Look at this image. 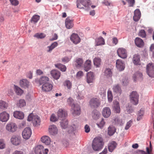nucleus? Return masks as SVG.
I'll return each instance as SVG.
<instances>
[{
  "label": "nucleus",
  "mask_w": 154,
  "mask_h": 154,
  "mask_svg": "<svg viewBox=\"0 0 154 154\" xmlns=\"http://www.w3.org/2000/svg\"><path fill=\"white\" fill-rule=\"evenodd\" d=\"M58 45V44L57 42H55L53 43L50 46H48V50L47 51L48 52H50L51 51L57 47Z\"/></svg>",
  "instance_id": "nucleus-45"
},
{
  "label": "nucleus",
  "mask_w": 154,
  "mask_h": 154,
  "mask_svg": "<svg viewBox=\"0 0 154 154\" xmlns=\"http://www.w3.org/2000/svg\"><path fill=\"white\" fill-rule=\"evenodd\" d=\"M103 143V139L100 137H96L93 140L92 146L93 149L95 151H99L102 149Z\"/></svg>",
  "instance_id": "nucleus-1"
},
{
  "label": "nucleus",
  "mask_w": 154,
  "mask_h": 154,
  "mask_svg": "<svg viewBox=\"0 0 154 154\" xmlns=\"http://www.w3.org/2000/svg\"><path fill=\"white\" fill-rule=\"evenodd\" d=\"M83 75V73L82 71H80L78 72L76 74V77L78 79L81 78Z\"/></svg>",
  "instance_id": "nucleus-59"
},
{
  "label": "nucleus",
  "mask_w": 154,
  "mask_h": 154,
  "mask_svg": "<svg viewBox=\"0 0 154 154\" xmlns=\"http://www.w3.org/2000/svg\"><path fill=\"white\" fill-rule=\"evenodd\" d=\"M91 60H88L86 61L84 65V70L85 71L87 72L90 70L91 67Z\"/></svg>",
  "instance_id": "nucleus-35"
},
{
  "label": "nucleus",
  "mask_w": 154,
  "mask_h": 154,
  "mask_svg": "<svg viewBox=\"0 0 154 154\" xmlns=\"http://www.w3.org/2000/svg\"><path fill=\"white\" fill-rule=\"evenodd\" d=\"M27 120L32 121L34 126L38 127L40 125L41 123V119L40 117L37 115H34L31 113L28 116Z\"/></svg>",
  "instance_id": "nucleus-2"
},
{
  "label": "nucleus",
  "mask_w": 154,
  "mask_h": 154,
  "mask_svg": "<svg viewBox=\"0 0 154 154\" xmlns=\"http://www.w3.org/2000/svg\"><path fill=\"white\" fill-rule=\"evenodd\" d=\"M116 124L117 125H121L122 123V120L120 119H119L118 118H115V119L114 120Z\"/></svg>",
  "instance_id": "nucleus-62"
},
{
  "label": "nucleus",
  "mask_w": 154,
  "mask_h": 154,
  "mask_svg": "<svg viewBox=\"0 0 154 154\" xmlns=\"http://www.w3.org/2000/svg\"><path fill=\"white\" fill-rule=\"evenodd\" d=\"M72 110L73 115L74 116H78L80 113V108L79 106L77 105H72Z\"/></svg>",
  "instance_id": "nucleus-12"
},
{
  "label": "nucleus",
  "mask_w": 154,
  "mask_h": 154,
  "mask_svg": "<svg viewBox=\"0 0 154 154\" xmlns=\"http://www.w3.org/2000/svg\"><path fill=\"white\" fill-rule=\"evenodd\" d=\"M142 76L143 75L142 73L140 72H136L134 75V80H135V79L136 78H141L142 77Z\"/></svg>",
  "instance_id": "nucleus-56"
},
{
  "label": "nucleus",
  "mask_w": 154,
  "mask_h": 154,
  "mask_svg": "<svg viewBox=\"0 0 154 154\" xmlns=\"http://www.w3.org/2000/svg\"><path fill=\"white\" fill-rule=\"evenodd\" d=\"M105 75L107 77H111L112 73L111 69L109 68H106L104 72Z\"/></svg>",
  "instance_id": "nucleus-42"
},
{
  "label": "nucleus",
  "mask_w": 154,
  "mask_h": 154,
  "mask_svg": "<svg viewBox=\"0 0 154 154\" xmlns=\"http://www.w3.org/2000/svg\"><path fill=\"white\" fill-rule=\"evenodd\" d=\"M42 142L46 145H48L51 143V139L50 137L46 135L42 136L41 139Z\"/></svg>",
  "instance_id": "nucleus-31"
},
{
  "label": "nucleus",
  "mask_w": 154,
  "mask_h": 154,
  "mask_svg": "<svg viewBox=\"0 0 154 154\" xmlns=\"http://www.w3.org/2000/svg\"><path fill=\"white\" fill-rule=\"evenodd\" d=\"M129 5V6L130 7H133L135 4L134 0H126Z\"/></svg>",
  "instance_id": "nucleus-54"
},
{
  "label": "nucleus",
  "mask_w": 154,
  "mask_h": 154,
  "mask_svg": "<svg viewBox=\"0 0 154 154\" xmlns=\"http://www.w3.org/2000/svg\"><path fill=\"white\" fill-rule=\"evenodd\" d=\"M130 100L134 105H136L138 103L139 95L136 91H133L130 95Z\"/></svg>",
  "instance_id": "nucleus-3"
},
{
  "label": "nucleus",
  "mask_w": 154,
  "mask_h": 154,
  "mask_svg": "<svg viewBox=\"0 0 154 154\" xmlns=\"http://www.w3.org/2000/svg\"><path fill=\"white\" fill-rule=\"evenodd\" d=\"M76 126L75 125H73L72 126H71L69 128V129L68 131V132L69 133H71L72 132L76 130Z\"/></svg>",
  "instance_id": "nucleus-58"
},
{
  "label": "nucleus",
  "mask_w": 154,
  "mask_h": 154,
  "mask_svg": "<svg viewBox=\"0 0 154 154\" xmlns=\"http://www.w3.org/2000/svg\"><path fill=\"white\" fill-rule=\"evenodd\" d=\"M70 58H69L67 57H65L62 58V61L64 63H65L69 62L70 60Z\"/></svg>",
  "instance_id": "nucleus-55"
},
{
  "label": "nucleus",
  "mask_w": 154,
  "mask_h": 154,
  "mask_svg": "<svg viewBox=\"0 0 154 154\" xmlns=\"http://www.w3.org/2000/svg\"><path fill=\"white\" fill-rule=\"evenodd\" d=\"M81 4L85 6V8H89L91 5V2L90 0H82L80 3L77 4V7L80 9L83 8V7L81 6Z\"/></svg>",
  "instance_id": "nucleus-10"
},
{
  "label": "nucleus",
  "mask_w": 154,
  "mask_h": 154,
  "mask_svg": "<svg viewBox=\"0 0 154 154\" xmlns=\"http://www.w3.org/2000/svg\"><path fill=\"white\" fill-rule=\"evenodd\" d=\"M26 102L23 99H20L17 104V106L20 108H22L26 105Z\"/></svg>",
  "instance_id": "nucleus-39"
},
{
  "label": "nucleus",
  "mask_w": 154,
  "mask_h": 154,
  "mask_svg": "<svg viewBox=\"0 0 154 154\" xmlns=\"http://www.w3.org/2000/svg\"><path fill=\"white\" fill-rule=\"evenodd\" d=\"M133 110L131 106L126 107V111L128 113H131L132 112Z\"/></svg>",
  "instance_id": "nucleus-63"
},
{
  "label": "nucleus",
  "mask_w": 154,
  "mask_h": 154,
  "mask_svg": "<svg viewBox=\"0 0 154 154\" xmlns=\"http://www.w3.org/2000/svg\"><path fill=\"white\" fill-rule=\"evenodd\" d=\"M71 41L74 44L76 45L81 41V39L77 34L72 33L70 37Z\"/></svg>",
  "instance_id": "nucleus-11"
},
{
  "label": "nucleus",
  "mask_w": 154,
  "mask_h": 154,
  "mask_svg": "<svg viewBox=\"0 0 154 154\" xmlns=\"http://www.w3.org/2000/svg\"><path fill=\"white\" fill-rule=\"evenodd\" d=\"M116 129L114 127L111 126H109L108 128V134L109 136L112 135L115 133Z\"/></svg>",
  "instance_id": "nucleus-37"
},
{
  "label": "nucleus",
  "mask_w": 154,
  "mask_h": 154,
  "mask_svg": "<svg viewBox=\"0 0 154 154\" xmlns=\"http://www.w3.org/2000/svg\"><path fill=\"white\" fill-rule=\"evenodd\" d=\"M34 36L37 38L42 39L45 37L46 35L43 33H36L34 35Z\"/></svg>",
  "instance_id": "nucleus-47"
},
{
  "label": "nucleus",
  "mask_w": 154,
  "mask_h": 154,
  "mask_svg": "<svg viewBox=\"0 0 154 154\" xmlns=\"http://www.w3.org/2000/svg\"><path fill=\"white\" fill-rule=\"evenodd\" d=\"M113 110L115 113H119L120 111L119 103L117 101L114 102L113 106Z\"/></svg>",
  "instance_id": "nucleus-25"
},
{
  "label": "nucleus",
  "mask_w": 154,
  "mask_h": 154,
  "mask_svg": "<svg viewBox=\"0 0 154 154\" xmlns=\"http://www.w3.org/2000/svg\"><path fill=\"white\" fill-rule=\"evenodd\" d=\"M49 131L51 134L55 135L57 133L58 129L56 126L51 125L49 127Z\"/></svg>",
  "instance_id": "nucleus-19"
},
{
  "label": "nucleus",
  "mask_w": 154,
  "mask_h": 154,
  "mask_svg": "<svg viewBox=\"0 0 154 154\" xmlns=\"http://www.w3.org/2000/svg\"><path fill=\"white\" fill-rule=\"evenodd\" d=\"M107 97L108 101L109 102H111L112 100L113 96L111 91L109 90L107 92Z\"/></svg>",
  "instance_id": "nucleus-49"
},
{
  "label": "nucleus",
  "mask_w": 154,
  "mask_h": 154,
  "mask_svg": "<svg viewBox=\"0 0 154 154\" xmlns=\"http://www.w3.org/2000/svg\"><path fill=\"white\" fill-rule=\"evenodd\" d=\"M132 122V121L130 120L127 122L125 127V130H128L129 128L131 125Z\"/></svg>",
  "instance_id": "nucleus-61"
},
{
  "label": "nucleus",
  "mask_w": 154,
  "mask_h": 154,
  "mask_svg": "<svg viewBox=\"0 0 154 154\" xmlns=\"http://www.w3.org/2000/svg\"><path fill=\"white\" fill-rule=\"evenodd\" d=\"M49 78L46 76H42L39 79H35V81L37 83L41 85L42 84H44L46 83H48V82L49 81Z\"/></svg>",
  "instance_id": "nucleus-16"
},
{
  "label": "nucleus",
  "mask_w": 154,
  "mask_h": 154,
  "mask_svg": "<svg viewBox=\"0 0 154 154\" xmlns=\"http://www.w3.org/2000/svg\"><path fill=\"white\" fill-rule=\"evenodd\" d=\"M139 35L142 38L145 37L146 34L145 31L144 30H141L139 33Z\"/></svg>",
  "instance_id": "nucleus-53"
},
{
  "label": "nucleus",
  "mask_w": 154,
  "mask_h": 154,
  "mask_svg": "<svg viewBox=\"0 0 154 154\" xmlns=\"http://www.w3.org/2000/svg\"><path fill=\"white\" fill-rule=\"evenodd\" d=\"M6 145L5 140L2 139H0V149H3L5 148Z\"/></svg>",
  "instance_id": "nucleus-50"
},
{
  "label": "nucleus",
  "mask_w": 154,
  "mask_h": 154,
  "mask_svg": "<svg viewBox=\"0 0 154 154\" xmlns=\"http://www.w3.org/2000/svg\"><path fill=\"white\" fill-rule=\"evenodd\" d=\"M40 16L38 15L33 16L32 19V21L34 23H37L39 20Z\"/></svg>",
  "instance_id": "nucleus-51"
},
{
  "label": "nucleus",
  "mask_w": 154,
  "mask_h": 154,
  "mask_svg": "<svg viewBox=\"0 0 154 154\" xmlns=\"http://www.w3.org/2000/svg\"><path fill=\"white\" fill-rule=\"evenodd\" d=\"M146 72L150 77H154V65L152 63H149L147 65Z\"/></svg>",
  "instance_id": "nucleus-6"
},
{
  "label": "nucleus",
  "mask_w": 154,
  "mask_h": 154,
  "mask_svg": "<svg viewBox=\"0 0 154 154\" xmlns=\"http://www.w3.org/2000/svg\"><path fill=\"white\" fill-rule=\"evenodd\" d=\"M35 153V154H47L48 152L47 149H44V148L42 145H38L34 148Z\"/></svg>",
  "instance_id": "nucleus-5"
},
{
  "label": "nucleus",
  "mask_w": 154,
  "mask_h": 154,
  "mask_svg": "<svg viewBox=\"0 0 154 154\" xmlns=\"http://www.w3.org/2000/svg\"><path fill=\"white\" fill-rule=\"evenodd\" d=\"M92 116L94 119L96 120L100 117V113L97 110H94L92 112Z\"/></svg>",
  "instance_id": "nucleus-34"
},
{
  "label": "nucleus",
  "mask_w": 154,
  "mask_h": 154,
  "mask_svg": "<svg viewBox=\"0 0 154 154\" xmlns=\"http://www.w3.org/2000/svg\"><path fill=\"white\" fill-rule=\"evenodd\" d=\"M96 46L103 45L105 44L104 39L102 37H99L95 39Z\"/></svg>",
  "instance_id": "nucleus-27"
},
{
  "label": "nucleus",
  "mask_w": 154,
  "mask_h": 154,
  "mask_svg": "<svg viewBox=\"0 0 154 154\" xmlns=\"http://www.w3.org/2000/svg\"><path fill=\"white\" fill-rule=\"evenodd\" d=\"M143 113L144 112L143 110H140L138 112V116L137 118V121L140 120L142 118Z\"/></svg>",
  "instance_id": "nucleus-52"
},
{
  "label": "nucleus",
  "mask_w": 154,
  "mask_h": 154,
  "mask_svg": "<svg viewBox=\"0 0 154 154\" xmlns=\"http://www.w3.org/2000/svg\"><path fill=\"white\" fill-rule=\"evenodd\" d=\"M65 24L66 27L68 29L72 28L74 25L72 20L68 17H67L66 19Z\"/></svg>",
  "instance_id": "nucleus-22"
},
{
  "label": "nucleus",
  "mask_w": 154,
  "mask_h": 154,
  "mask_svg": "<svg viewBox=\"0 0 154 154\" xmlns=\"http://www.w3.org/2000/svg\"><path fill=\"white\" fill-rule=\"evenodd\" d=\"M117 144L114 141H112L108 144L109 150L110 152H112L116 147Z\"/></svg>",
  "instance_id": "nucleus-29"
},
{
  "label": "nucleus",
  "mask_w": 154,
  "mask_h": 154,
  "mask_svg": "<svg viewBox=\"0 0 154 154\" xmlns=\"http://www.w3.org/2000/svg\"><path fill=\"white\" fill-rule=\"evenodd\" d=\"M8 104L6 102L3 101H0V109L4 110L7 109L8 107Z\"/></svg>",
  "instance_id": "nucleus-36"
},
{
  "label": "nucleus",
  "mask_w": 154,
  "mask_h": 154,
  "mask_svg": "<svg viewBox=\"0 0 154 154\" xmlns=\"http://www.w3.org/2000/svg\"><path fill=\"white\" fill-rule=\"evenodd\" d=\"M140 57L139 55L135 54L133 58V61L134 64L136 65H140Z\"/></svg>",
  "instance_id": "nucleus-28"
},
{
  "label": "nucleus",
  "mask_w": 154,
  "mask_h": 154,
  "mask_svg": "<svg viewBox=\"0 0 154 154\" xmlns=\"http://www.w3.org/2000/svg\"><path fill=\"white\" fill-rule=\"evenodd\" d=\"M10 140L11 143L15 146L19 145L21 143L20 137L15 135L13 136L11 138Z\"/></svg>",
  "instance_id": "nucleus-14"
},
{
  "label": "nucleus",
  "mask_w": 154,
  "mask_h": 154,
  "mask_svg": "<svg viewBox=\"0 0 154 154\" xmlns=\"http://www.w3.org/2000/svg\"><path fill=\"white\" fill-rule=\"evenodd\" d=\"M67 112L62 109H60L57 112V116L58 117L63 119L67 116Z\"/></svg>",
  "instance_id": "nucleus-17"
},
{
  "label": "nucleus",
  "mask_w": 154,
  "mask_h": 154,
  "mask_svg": "<svg viewBox=\"0 0 154 154\" xmlns=\"http://www.w3.org/2000/svg\"><path fill=\"white\" fill-rule=\"evenodd\" d=\"M51 74L53 78L56 80L58 79L61 75L60 72L55 70H52L51 72Z\"/></svg>",
  "instance_id": "nucleus-21"
},
{
  "label": "nucleus",
  "mask_w": 154,
  "mask_h": 154,
  "mask_svg": "<svg viewBox=\"0 0 154 154\" xmlns=\"http://www.w3.org/2000/svg\"><path fill=\"white\" fill-rule=\"evenodd\" d=\"M101 60L99 58H95L94 60V63L97 67H99L100 65Z\"/></svg>",
  "instance_id": "nucleus-43"
},
{
  "label": "nucleus",
  "mask_w": 154,
  "mask_h": 154,
  "mask_svg": "<svg viewBox=\"0 0 154 154\" xmlns=\"http://www.w3.org/2000/svg\"><path fill=\"white\" fill-rule=\"evenodd\" d=\"M94 77L93 72H88L87 75L86 79L87 82L88 84L93 82L94 80Z\"/></svg>",
  "instance_id": "nucleus-18"
},
{
  "label": "nucleus",
  "mask_w": 154,
  "mask_h": 154,
  "mask_svg": "<svg viewBox=\"0 0 154 154\" xmlns=\"http://www.w3.org/2000/svg\"><path fill=\"white\" fill-rule=\"evenodd\" d=\"M50 120L51 121L53 122H55L57 121V118L55 116V115L54 114H52L50 118Z\"/></svg>",
  "instance_id": "nucleus-57"
},
{
  "label": "nucleus",
  "mask_w": 154,
  "mask_h": 154,
  "mask_svg": "<svg viewBox=\"0 0 154 154\" xmlns=\"http://www.w3.org/2000/svg\"><path fill=\"white\" fill-rule=\"evenodd\" d=\"M105 124V122L103 119L102 118L100 121L96 124L98 127L102 129Z\"/></svg>",
  "instance_id": "nucleus-44"
},
{
  "label": "nucleus",
  "mask_w": 154,
  "mask_h": 154,
  "mask_svg": "<svg viewBox=\"0 0 154 154\" xmlns=\"http://www.w3.org/2000/svg\"><path fill=\"white\" fill-rule=\"evenodd\" d=\"M141 17L140 11L139 9H137L134 11V15L133 20L134 21H137L140 19Z\"/></svg>",
  "instance_id": "nucleus-24"
},
{
  "label": "nucleus",
  "mask_w": 154,
  "mask_h": 154,
  "mask_svg": "<svg viewBox=\"0 0 154 154\" xmlns=\"http://www.w3.org/2000/svg\"><path fill=\"white\" fill-rule=\"evenodd\" d=\"M75 64L77 68L82 67L83 65V61L81 58L77 59L75 62Z\"/></svg>",
  "instance_id": "nucleus-33"
},
{
  "label": "nucleus",
  "mask_w": 154,
  "mask_h": 154,
  "mask_svg": "<svg viewBox=\"0 0 154 154\" xmlns=\"http://www.w3.org/2000/svg\"><path fill=\"white\" fill-rule=\"evenodd\" d=\"M116 67L119 71H122L124 69V65L121 60H116Z\"/></svg>",
  "instance_id": "nucleus-23"
},
{
  "label": "nucleus",
  "mask_w": 154,
  "mask_h": 154,
  "mask_svg": "<svg viewBox=\"0 0 154 154\" xmlns=\"http://www.w3.org/2000/svg\"><path fill=\"white\" fill-rule=\"evenodd\" d=\"M63 84L65 86H66L69 89H70L72 88V84L69 80H66L63 82Z\"/></svg>",
  "instance_id": "nucleus-46"
},
{
  "label": "nucleus",
  "mask_w": 154,
  "mask_h": 154,
  "mask_svg": "<svg viewBox=\"0 0 154 154\" xmlns=\"http://www.w3.org/2000/svg\"><path fill=\"white\" fill-rule=\"evenodd\" d=\"M89 103L91 107L97 108L100 105V102L97 98H93L90 100Z\"/></svg>",
  "instance_id": "nucleus-9"
},
{
  "label": "nucleus",
  "mask_w": 154,
  "mask_h": 154,
  "mask_svg": "<svg viewBox=\"0 0 154 154\" xmlns=\"http://www.w3.org/2000/svg\"><path fill=\"white\" fill-rule=\"evenodd\" d=\"M42 88L43 91L45 92H48L52 90L53 85L50 83L48 82L43 84L42 87Z\"/></svg>",
  "instance_id": "nucleus-15"
},
{
  "label": "nucleus",
  "mask_w": 154,
  "mask_h": 154,
  "mask_svg": "<svg viewBox=\"0 0 154 154\" xmlns=\"http://www.w3.org/2000/svg\"><path fill=\"white\" fill-rule=\"evenodd\" d=\"M77 98L78 99L81 100L83 99L84 97L82 93H79L77 96Z\"/></svg>",
  "instance_id": "nucleus-64"
},
{
  "label": "nucleus",
  "mask_w": 154,
  "mask_h": 154,
  "mask_svg": "<svg viewBox=\"0 0 154 154\" xmlns=\"http://www.w3.org/2000/svg\"><path fill=\"white\" fill-rule=\"evenodd\" d=\"M55 66L56 68H58L62 72L65 71L66 69L65 66L60 63L55 64Z\"/></svg>",
  "instance_id": "nucleus-38"
},
{
  "label": "nucleus",
  "mask_w": 154,
  "mask_h": 154,
  "mask_svg": "<svg viewBox=\"0 0 154 154\" xmlns=\"http://www.w3.org/2000/svg\"><path fill=\"white\" fill-rule=\"evenodd\" d=\"M14 91L16 94L21 95L23 93V90L17 86L14 85Z\"/></svg>",
  "instance_id": "nucleus-41"
},
{
  "label": "nucleus",
  "mask_w": 154,
  "mask_h": 154,
  "mask_svg": "<svg viewBox=\"0 0 154 154\" xmlns=\"http://www.w3.org/2000/svg\"><path fill=\"white\" fill-rule=\"evenodd\" d=\"M111 113V110L109 107H104L102 110V114L105 118H108L110 115Z\"/></svg>",
  "instance_id": "nucleus-20"
},
{
  "label": "nucleus",
  "mask_w": 154,
  "mask_h": 154,
  "mask_svg": "<svg viewBox=\"0 0 154 154\" xmlns=\"http://www.w3.org/2000/svg\"><path fill=\"white\" fill-rule=\"evenodd\" d=\"M135 43L136 46L139 47H142L144 45V42L142 39L139 37H137L135 40Z\"/></svg>",
  "instance_id": "nucleus-30"
},
{
  "label": "nucleus",
  "mask_w": 154,
  "mask_h": 154,
  "mask_svg": "<svg viewBox=\"0 0 154 154\" xmlns=\"http://www.w3.org/2000/svg\"><path fill=\"white\" fill-rule=\"evenodd\" d=\"M32 134L31 130L29 128H26L22 132L23 138L25 139H28L29 138Z\"/></svg>",
  "instance_id": "nucleus-8"
},
{
  "label": "nucleus",
  "mask_w": 154,
  "mask_h": 154,
  "mask_svg": "<svg viewBox=\"0 0 154 154\" xmlns=\"http://www.w3.org/2000/svg\"><path fill=\"white\" fill-rule=\"evenodd\" d=\"M14 116L15 118L19 119H23L24 117L23 113L19 111H15L14 113Z\"/></svg>",
  "instance_id": "nucleus-32"
},
{
  "label": "nucleus",
  "mask_w": 154,
  "mask_h": 154,
  "mask_svg": "<svg viewBox=\"0 0 154 154\" xmlns=\"http://www.w3.org/2000/svg\"><path fill=\"white\" fill-rule=\"evenodd\" d=\"M113 91L116 93L120 94L121 93V90L120 87L118 85H114L112 88Z\"/></svg>",
  "instance_id": "nucleus-40"
},
{
  "label": "nucleus",
  "mask_w": 154,
  "mask_h": 154,
  "mask_svg": "<svg viewBox=\"0 0 154 154\" xmlns=\"http://www.w3.org/2000/svg\"><path fill=\"white\" fill-rule=\"evenodd\" d=\"M117 52L118 56L122 58L125 59L127 57V52L124 48H119L117 50Z\"/></svg>",
  "instance_id": "nucleus-7"
},
{
  "label": "nucleus",
  "mask_w": 154,
  "mask_h": 154,
  "mask_svg": "<svg viewBox=\"0 0 154 154\" xmlns=\"http://www.w3.org/2000/svg\"><path fill=\"white\" fill-rule=\"evenodd\" d=\"M68 121L66 119L63 120L60 123L61 127L62 128L65 129L67 127Z\"/></svg>",
  "instance_id": "nucleus-48"
},
{
  "label": "nucleus",
  "mask_w": 154,
  "mask_h": 154,
  "mask_svg": "<svg viewBox=\"0 0 154 154\" xmlns=\"http://www.w3.org/2000/svg\"><path fill=\"white\" fill-rule=\"evenodd\" d=\"M20 84L21 87L26 88L29 86V82L26 79H23L20 81Z\"/></svg>",
  "instance_id": "nucleus-26"
},
{
  "label": "nucleus",
  "mask_w": 154,
  "mask_h": 154,
  "mask_svg": "<svg viewBox=\"0 0 154 154\" xmlns=\"http://www.w3.org/2000/svg\"><path fill=\"white\" fill-rule=\"evenodd\" d=\"M11 4L14 6H17L19 4V1L18 0H9Z\"/></svg>",
  "instance_id": "nucleus-60"
},
{
  "label": "nucleus",
  "mask_w": 154,
  "mask_h": 154,
  "mask_svg": "<svg viewBox=\"0 0 154 154\" xmlns=\"http://www.w3.org/2000/svg\"><path fill=\"white\" fill-rule=\"evenodd\" d=\"M5 128L8 132L13 133L17 130V127L15 123L13 122H10L6 124Z\"/></svg>",
  "instance_id": "nucleus-4"
},
{
  "label": "nucleus",
  "mask_w": 154,
  "mask_h": 154,
  "mask_svg": "<svg viewBox=\"0 0 154 154\" xmlns=\"http://www.w3.org/2000/svg\"><path fill=\"white\" fill-rule=\"evenodd\" d=\"M9 118V115L6 111H3L0 113V120L2 122H7Z\"/></svg>",
  "instance_id": "nucleus-13"
}]
</instances>
